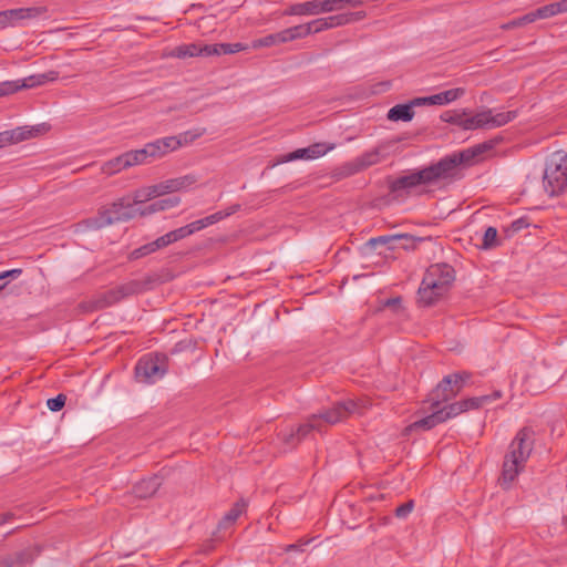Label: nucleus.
<instances>
[{
  "label": "nucleus",
  "instance_id": "8",
  "mask_svg": "<svg viewBox=\"0 0 567 567\" xmlns=\"http://www.w3.org/2000/svg\"><path fill=\"white\" fill-rule=\"evenodd\" d=\"M56 71L33 74L24 79L0 82V97L11 95L20 90L33 89L58 79Z\"/></svg>",
  "mask_w": 567,
  "mask_h": 567
},
{
  "label": "nucleus",
  "instance_id": "60",
  "mask_svg": "<svg viewBox=\"0 0 567 567\" xmlns=\"http://www.w3.org/2000/svg\"><path fill=\"white\" fill-rule=\"evenodd\" d=\"M163 236H164V238H165V240H166L167 246H169L171 244H174V243L178 241V240L176 239V235L174 234V231H173V230H172V231H168L167 234H165V235H163Z\"/></svg>",
  "mask_w": 567,
  "mask_h": 567
},
{
  "label": "nucleus",
  "instance_id": "2",
  "mask_svg": "<svg viewBox=\"0 0 567 567\" xmlns=\"http://www.w3.org/2000/svg\"><path fill=\"white\" fill-rule=\"evenodd\" d=\"M535 443V432L532 427L520 429L508 446L504 456L499 485L508 489L517 476L524 471Z\"/></svg>",
  "mask_w": 567,
  "mask_h": 567
},
{
  "label": "nucleus",
  "instance_id": "39",
  "mask_svg": "<svg viewBox=\"0 0 567 567\" xmlns=\"http://www.w3.org/2000/svg\"><path fill=\"white\" fill-rule=\"evenodd\" d=\"M499 245H501V241L498 240L497 229L492 226L487 227L484 233V236H483V243H482L481 248L488 250V249H493Z\"/></svg>",
  "mask_w": 567,
  "mask_h": 567
},
{
  "label": "nucleus",
  "instance_id": "24",
  "mask_svg": "<svg viewBox=\"0 0 567 567\" xmlns=\"http://www.w3.org/2000/svg\"><path fill=\"white\" fill-rule=\"evenodd\" d=\"M432 410H433V412L430 415H426V416L413 422L405 429V431L406 432H413V431H417V430L427 431V430L433 429L437 424L443 423V419L440 414L439 408L432 409Z\"/></svg>",
  "mask_w": 567,
  "mask_h": 567
},
{
  "label": "nucleus",
  "instance_id": "49",
  "mask_svg": "<svg viewBox=\"0 0 567 567\" xmlns=\"http://www.w3.org/2000/svg\"><path fill=\"white\" fill-rule=\"evenodd\" d=\"M529 226V223L527 218H518L514 220L511 226L507 228V231H509L512 235L515 233L520 231L524 228H527Z\"/></svg>",
  "mask_w": 567,
  "mask_h": 567
},
{
  "label": "nucleus",
  "instance_id": "35",
  "mask_svg": "<svg viewBox=\"0 0 567 567\" xmlns=\"http://www.w3.org/2000/svg\"><path fill=\"white\" fill-rule=\"evenodd\" d=\"M467 115V110L464 109V110H450V111H445L441 114V120L443 122H446V123H450V124H453V125H457L460 126L461 128L464 127V120Z\"/></svg>",
  "mask_w": 567,
  "mask_h": 567
},
{
  "label": "nucleus",
  "instance_id": "6",
  "mask_svg": "<svg viewBox=\"0 0 567 567\" xmlns=\"http://www.w3.org/2000/svg\"><path fill=\"white\" fill-rule=\"evenodd\" d=\"M319 32V23L318 20H313L308 23L295 25L285 30H281L276 33L268 34L264 38L257 39L252 41L251 48H268L274 45H279L289 41H293L297 39H301L307 37L310 33Z\"/></svg>",
  "mask_w": 567,
  "mask_h": 567
},
{
  "label": "nucleus",
  "instance_id": "37",
  "mask_svg": "<svg viewBox=\"0 0 567 567\" xmlns=\"http://www.w3.org/2000/svg\"><path fill=\"white\" fill-rule=\"evenodd\" d=\"M124 163L125 162L123 159V155L121 154L117 157L105 162L102 165L101 169L104 174L111 176V175H114V174L120 173L121 171L125 169L126 166Z\"/></svg>",
  "mask_w": 567,
  "mask_h": 567
},
{
  "label": "nucleus",
  "instance_id": "26",
  "mask_svg": "<svg viewBox=\"0 0 567 567\" xmlns=\"http://www.w3.org/2000/svg\"><path fill=\"white\" fill-rule=\"evenodd\" d=\"M414 100L408 104H396L391 107L388 112V118L393 122L403 121L409 122L414 116L413 106H415Z\"/></svg>",
  "mask_w": 567,
  "mask_h": 567
},
{
  "label": "nucleus",
  "instance_id": "46",
  "mask_svg": "<svg viewBox=\"0 0 567 567\" xmlns=\"http://www.w3.org/2000/svg\"><path fill=\"white\" fill-rule=\"evenodd\" d=\"M66 396L64 394H58L55 398L49 399L47 405L51 411L58 412L64 406Z\"/></svg>",
  "mask_w": 567,
  "mask_h": 567
},
{
  "label": "nucleus",
  "instance_id": "13",
  "mask_svg": "<svg viewBox=\"0 0 567 567\" xmlns=\"http://www.w3.org/2000/svg\"><path fill=\"white\" fill-rule=\"evenodd\" d=\"M316 429L315 422L299 425L297 429L287 427L281 430L277 437L281 442L282 452L295 449L305 439L308 433Z\"/></svg>",
  "mask_w": 567,
  "mask_h": 567
},
{
  "label": "nucleus",
  "instance_id": "38",
  "mask_svg": "<svg viewBox=\"0 0 567 567\" xmlns=\"http://www.w3.org/2000/svg\"><path fill=\"white\" fill-rule=\"evenodd\" d=\"M343 3L351 7H358L363 3V0H321V12H330L341 8Z\"/></svg>",
  "mask_w": 567,
  "mask_h": 567
},
{
  "label": "nucleus",
  "instance_id": "18",
  "mask_svg": "<svg viewBox=\"0 0 567 567\" xmlns=\"http://www.w3.org/2000/svg\"><path fill=\"white\" fill-rule=\"evenodd\" d=\"M564 12H567V0H560L558 2H553L540 8H537L536 10L524 14L523 21H530L532 23L535 22L536 20L548 19L558 13Z\"/></svg>",
  "mask_w": 567,
  "mask_h": 567
},
{
  "label": "nucleus",
  "instance_id": "31",
  "mask_svg": "<svg viewBox=\"0 0 567 567\" xmlns=\"http://www.w3.org/2000/svg\"><path fill=\"white\" fill-rule=\"evenodd\" d=\"M516 117L517 111L494 113V111L489 109V114L487 115L488 128L501 127L514 121Z\"/></svg>",
  "mask_w": 567,
  "mask_h": 567
},
{
  "label": "nucleus",
  "instance_id": "61",
  "mask_svg": "<svg viewBox=\"0 0 567 567\" xmlns=\"http://www.w3.org/2000/svg\"><path fill=\"white\" fill-rule=\"evenodd\" d=\"M12 517L13 514L10 512L0 514V525L8 523L9 520L12 519Z\"/></svg>",
  "mask_w": 567,
  "mask_h": 567
},
{
  "label": "nucleus",
  "instance_id": "41",
  "mask_svg": "<svg viewBox=\"0 0 567 567\" xmlns=\"http://www.w3.org/2000/svg\"><path fill=\"white\" fill-rule=\"evenodd\" d=\"M492 402V396L481 395L463 400L466 411L480 409Z\"/></svg>",
  "mask_w": 567,
  "mask_h": 567
},
{
  "label": "nucleus",
  "instance_id": "45",
  "mask_svg": "<svg viewBox=\"0 0 567 567\" xmlns=\"http://www.w3.org/2000/svg\"><path fill=\"white\" fill-rule=\"evenodd\" d=\"M155 251H157V249L154 246V241H152V243L145 244V245L141 246L140 248L133 250L131 256L134 259H138L141 257L147 256Z\"/></svg>",
  "mask_w": 567,
  "mask_h": 567
},
{
  "label": "nucleus",
  "instance_id": "1",
  "mask_svg": "<svg viewBox=\"0 0 567 567\" xmlns=\"http://www.w3.org/2000/svg\"><path fill=\"white\" fill-rule=\"evenodd\" d=\"M495 143L493 141H487L473 147L449 154L436 163L392 179L389 183V190L391 194L395 195V197H399L403 194H410V190L417 186H432L440 182L460 179L462 177V167L474 164L480 156L491 151Z\"/></svg>",
  "mask_w": 567,
  "mask_h": 567
},
{
  "label": "nucleus",
  "instance_id": "55",
  "mask_svg": "<svg viewBox=\"0 0 567 567\" xmlns=\"http://www.w3.org/2000/svg\"><path fill=\"white\" fill-rule=\"evenodd\" d=\"M173 231L176 235L177 240H181L192 235L188 225L174 229Z\"/></svg>",
  "mask_w": 567,
  "mask_h": 567
},
{
  "label": "nucleus",
  "instance_id": "48",
  "mask_svg": "<svg viewBox=\"0 0 567 567\" xmlns=\"http://www.w3.org/2000/svg\"><path fill=\"white\" fill-rule=\"evenodd\" d=\"M414 507L413 501H408L395 508V516L398 518H405L411 514Z\"/></svg>",
  "mask_w": 567,
  "mask_h": 567
},
{
  "label": "nucleus",
  "instance_id": "63",
  "mask_svg": "<svg viewBox=\"0 0 567 567\" xmlns=\"http://www.w3.org/2000/svg\"><path fill=\"white\" fill-rule=\"evenodd\" d=\"M489 396H492V402L499 399L502 396V393L501 391H494L493 394H491Z\"/></svg>",
  "mask_w": 567,
  "mask_h": 567
},
{
  "label": "nucleus",
  "instance_id": "50",
  "mask_svg": "<svg viewBox=\"0 0 567 567\" xmlns=\"http://www.w3.org/2000/svg\"><path fill=\"white\" fill-rule=\"evenodd\" d=\"M400 235L406 238V239L402 240L401 245H400V248L403 250L414 249L415 243L421 240L420 238H415L409 234H400Z\"/></svg>",
  "mask_w": 567,
  "mask_h": 567
},
{
  "label": "nucleus",
  "instance_id": "54",
  "mask_svg": "<svg viewBox=\"0 0 567 567\" xmlns=\"http://www.w3.org/2000/svg\"><path fill=\"white\" fill-rule=\"evenodd\" d=\"M390 238L393 239L390 244V250L401 249L400 248L401 241L406 239L405 237H403L399 234H392V235H390Z\"/></svg>",
  "mask_w": 567,
  "mask_h": 567
},
{
  "label": "nucleus",
  "instance_id": "64",
  "mask_svg": "<svg viewBox=\"0 0 567 567\" xmlns=\"http://www.w3.org/2000/svg\"><path fill=\"white\" fill-rule=\"evenodd\" d=\"M563 524L567 526V515L563 518Z\"/></svg>",
  "mask_w": 567,
  "mask_h": 567
},
{
  "label": "nucleus",
  "instance_id": "62",
  "mask_svg": "<svg viewBox=\"0 0 567 567\" xmlns=\"http://www.w3.org/2000/svg\"><path fill=\"white\" fill-rule=\"evenodd\" d=\"M323 146H324V144H323V143H321V152H320V155H321V156H323L324 154H327L329 151H331V150L333 148V145H331V146H327V147H324V148H323Z\"/></svg>",
  "mask_w": 567,
  "mask_h": 567
},
{
  "label": "nucleus",
  "instance_id": "3",
  "mask_svg": "<svg viewBox=\"0 0 567 567\" xmlns=\"http://www.w3.org/2000/svg\"><path fill=\"white\" fill-rule=\"evenodd\" d=\"M146 289V284L138 280H131L115 288L99 292L78 305L82 313L95 312L109 308L121 300L141 293Z\"/></svg>",
  "mask_w": 567,
  "mask_h": 567
},
{
  "label": "nucleus",
  "instance_id": "17",
  "mask_svg": "<svg viewBox=\"0 0 567 567\" xmlns=\"http://www.w3.org/2000/svg\"><path fill=\"white\" fill-rule=\"evenodd\" d=\"M465 94V89L455 87L437 94L414 99V104L420 105H444L456 101Z\"/></svg>",
  "mask_w": 567,
  "mask_h": 567
},
{
  "label": "nucleus",
  "instance_id": "9",
  "mask_svg": "<svg viewBox=\"0 0 567 567\" xmlns=\"http://www.w3.org/2000/svg\"><path fill=\"white\" fill-rule=\"evenodd\" d=\"M454 280L455 270L451 265L434 264L426 269L422 282H424L425 286L431 285L432 287H434V289L446 295V292L453 285Z\"/></svg>",
  "mask_w": 567,
  "mask_h": 567
},
{
  "label": "nucleus",
  "instance_id": "43",
  "mask_svg": "<svg viewBox=\"0 0 567 567\" xmlns=\"http://www.w3.org/2000/svg\"><path fill=\"white\" fill-rule=\"evenodd\" d=\"M182 199L177 196L163 198L157 200V209L158 212H164L174 207H177L181 204Z\"/></svg>",
  "mask_w": 567,
  "mask_h": 567
},
{
  "label": "nucleus",
  "instance_id": "33",
  "mask_svg": "<svg viewBox=\"0 0 567 567\" xmlns=\"http://www.w3.org/2000/svg\"><path fill=\"white\" fill-rule=\"evenodd\" d=\"M156 197H161V194H159L158 185L154 184V185L144 186V187H141V188L134 190L131 198L134 202V204L137 205V204H143V203L151 200L153 198H156Z\"/></svg>",
  "mask_w": 567,
  "mask_h": 567
},
{
  "label": "nucleus",
  "instance_id": "36",
  "mask_svg": "<svg viewBox=\"0 0 567 567\" xmlns=\"http://www.w3.org/2000/svg\"><path fill=\"white\" fill-rule=\"evenodd\" d=\"M440 414L443 419V422L457 416L458 414L466 412L465 405L463 404V400L447 404L443 408L439 406Z\"/></svg>",
  "mask_w": 567,
  "mask_h": 567
},
{
  "label": "nucleus",
  "instance_id": "29",
  "mask_svg": "<svg viewBox=\"0 0 567 567\" xmlns=\"http://www.w3.org/2000/svg\"><path fill=\"white\" fill-rule=\"evenodd\" d=\"M360 12L357 13H337L326 18H321V31L338 25L347 24L360 18Z\"/></svg>",
  "mask_w": 567,
  "mask_h": 567
},
{
  "label": "nucleus",
  "instance_id": "10",
  "mask_svg": "<svg viewBox=\"0 0 567 567\" xmlns=\"http://www.w3.org/2000/svg\"><path fill=\"white\" fill-rule=\"evenodd\" d=\"M47 12L44 7L17 8L0 11V29L14 28L25 20L35 19Z\"/></svg>",
  "mask_w": 567,
  "mask_h": 567
},
{
  "label": "nucleus",
  "instance_id": "20",
  "mask_svg": "<svg viewBox=\"0 0 567 567\" xmlns=\"http://www.w3.org/2000/svg\"><path fill=\"white\" fill-rule=\"evenodd\" d=\"M317 157H319V143H315L308 147L298 148L288 154L279 155L272 166L298 159H315Z\"/></svg>",
  "mask_w": 567,
  "mask_h": 567
},
{
  "label": "nucleus",
  "instance_id": "42",
  "mask_svg": "<svg viewBox=\"0 0 567 567\" xmlns=\"http://www.w3.org/2000/svg\"><path fill=\"white\" fill-rule=\"evenodd\" d=\"M393 239L390 238V235L379 236L370 238L365 246L367 248H370L371 250L377 249L379 246H384L390 250V244Z\"/></svg>",
  "mask_w": 567,
  "mask_h": 567
},
{
  "label": "nucleus",
  "instance_id": "53",
  "mask_svg": "<svg viewBox=\"0 0 567 567\" xmlns=\"http://www.w3.org/2000/svg\"><path fill=\"white\" fill-rule=\"evenodd\" d=\"M22 272L21 269H12L0 274V290L4 288L6 284L2 280L9 276L18 277Z\"/></svg>",
  "mask_w": 567,
  "mask_h": 567
},
{
  "label": "nucleus",
  "instance_id": "58",
  "mask_svg": "<svg viewBox=\"0 0 567 567\" xmlns=\"http://www.w3.org/2000/svg\"><path fill=\"white\" fill-rule=\"evenodd\" d=\"M385 306L389 308H393L394 310H398L401 307V298H390L385 301Z\"/></svg>",
  "mask_w": 567,
  "mask_h": 567
},
{
  "label": "nucleus",
  "instance_id": "25",
  "mask_svg": "<svg viewBox=\"0 0 567 567\" xmlns=\"http://www.w3.org/2000/svg\"><path fill=\"white\" fill-rule=\"evenodd\" d=\"M246 508L247 502L244 498L236 502L218 523V529H227L231 527Z\"/></svg>",
  "mask_w": 567,
  "mask_h": 567
},
{
  "label": "nucleus",
  "instance_id": "44",
  "mask_svg": "<svg viewBox=\"0 0 567 567\" xmlns=\"http://www.w3.org/2000/svg\"><path fill=\"white\" fill-rule=\"evenodd\" d=\"M155 251H157V249L154 246V241H152V243L145 244V245L141 246L140 248L133 250L131 256L134 259H138L141 257L147 256Z\"/></svg>",
  "mask_w": 567,
  "mask_h": 567
},
{
  "label": "nucleus",
  "instance_id": "34",
  "mask_svg": "<svg viewBox=\"0 0 567 567\" xmlns=\"http://www.w3.org/2000/svg\"><path fill=\"white\" fill-rule=\"evenodd\" d=\"M247 49L243 43H216L210 44L206 51L212 55L233 54Z\"/></svg>",
  "mask_w": 567,
  "mask_h": 567
},
{
  "label": "nucleus",
  "instance_id": "12",
  "mask_svg": "<svg viewBox=\"0 0 567 567\" xmlns=\"http://www.w3.org/2000/svg\"><path fill=\"white\" fill-rule=\"evenodd\" d=\"M380 152L379 150H372L369 152L363 153L362 155L358 156L357 158L352 159L351 162H348L343 164L340 167V172L338 173V176L340 177H348L352 176L357 173H360L367 168H369L372 165H375L380 162Z\"/></svg>",
  "mask_w": 567,
  "mask_h": 567
},
{
  "label": "nucleus",
  "instance_id": "22",
  "mask_svg": "<svg viewBox=\"0 0 567 567\" xmlns=\"http://www.w3.org/2000/svg\"><path fill=\"white\" fill-rule=\"evenodd\" d=\"M471 375L472 374L466 371L447 374L437 384V391H444L446 390V386H450L452 383H454L455 389L453 390V392L460 393L461 390L464 388L465 383L471 379Z\"/></svg>",
  "mask_w": 567,
  "mask_h": 567
},
{
  "label": "nucleus",
  "instance_id": "56",
  "mask_svg": "<svg viewBox=\"0 0 567 567\" xmlns=\"http://www.w3.org/2000/svg\"><path fill=\"white\" fill-rule=\"evenodd\" d=\"M126 168L135 166L134 151H128L122 154Z\"/></svg>",
  "mask_w": 567,
  "mask_h": 567
},
{
  "label": "nucleus",
  "instance_id": "27",
  "mask_svg": "<svg viewBox=\"0 0 567 567\" xmlns=\"http://www.w3.org/2000/svg\"><path fill=\"white\" fill-rule=\"evenodd\" d=\"M488 114H489V109L483 110L475 114H472V112L467 110V115L464 120L463 130L473 131V130H478V128H488V122H487Z\"/></svg>",
  "mask_w": 567,
  "mask_h": 567
},
{
  "label": "nucleus",
  "instance_id": "52",
  "mask_svg": "<svg viewBox=\"0 0 567 567\" xmlns=\"http://www.w3.org/2000/svg\"><path fill=\"white\" fill-rule=\"evenodd\" d=\"M154 213H158L156 202L152 203L151 205H148L144 208H138L137 216H147V215H152Z\"/></svg>",
  "mask_w": 567,
  "mask_h": 567
},
{
  "label": "nucleus",
  "instance_id": "23",
  "mask_svg": "<svg viewBox=\"0 0 567 567\" xmlns=\"http://www.w3.org/2000/svg\"><path fill=\"white\" fill-rule=\"evenodd\" d=\"M425 286L424 282H421L419 290H417V302L422 307H431L435 305L441 298H443L445 295L432 287L431 285Z\"/></svg>",
  "mask_w": 567,
  "mask_h": 567
},
{
  "label": "nucleus",
  "instance_id": "15",
  "mask_svg": "<svg viewBox=\"0 0 567 567\" xmlns=\"http://www.w3.org/2000/svg\"><path fill=\"white\" fill-rule=\"evenodd\" d=\"M357 404L353 401L336 402L331 408L321 411V423L333 425L344 421L354 412Z\"/></svg>",
  "mask_w": 567,
  "mask_h": 567
},
{
  "label": "nucleus",
  "instance_id": "7",
  "mask_svg": "<svg viewBox=\"0 0 567 567\" xmlns=\"http://www.w3.org/2000/svg\"><path fill=\"white\" fill-rule=\"evenodd\" d=\"M202 133L192 134L189 132H185L179 134L178 136H167L163 138H158L154 142L145 144L146 155L150 156L151 161L155 158H161L168 153L176 151L181 146L193 142L195 138L199 137Z\"/></svg>",
  "mask_w": 567,
  "mask_h": 567
},
{
  "label": "nucleus",
  "instance_id": "4",
  "mask_svg": "<svg viewBox=\"0 0 567 567\" xmlns=\"http://www.w3.org/2000/svg\"><path fill=\"white\" fill-rule=\"evenodd\" d=\"M138 208L130 197H122L109 206L102 207L97 215L86 219L90 229H101L116 223H124L137 216Z\"/></svg>",
  "mask_w": 567,
  "mask_h": 567
},
{
  "label": "nucleus",
  "instance_id": "14",
  "mask_svg": "<svg viewBox=\"0 0 567 567\" xmlns=\"http://www.w3.org/2000/svg\"><path fill=\"white\" fill-rule=\"evenodd\" d=\"M198 176L195 174H187L175 178H169L157 183L161 196L173 194L177 192H186L196 185Z\"/></svg>",
  "mask_w": 567,
  "mask_h": 567
},
{
  "label": "nucleus",
  "instance_id": "30",
  "mask_svg": "<svg viewBox=\"0 0 567 567\" xmlns=\"http://www.w3.org/2000/svg\"><path fill=\"white\" fill-rule=\"evenodd\" d=\"M34 559V550L31 548L24 549L14 555H8L0 558V567H13L14 564H28Z\"/></svg>",
  "mask_w": 567,
  "mask_h": 567
},
{
  "label": "nucleus",
  "instance_id": "32",
  "mask_svg": "<svg viewBox=\"0 0 567 567\" xmlns=\"http://www.w3.org/2000/svg\"><path fill=\"white\" fill-rule=\"evenodd\" d=\"M455 389L454 383L450 386H446L444 391H437V386L431 391L429 394V402L431 403V409H436L441 405L442 402H447L455 398L458 393H454Z\"/></svg>",
  "mask_w": 567,
  "mask_h": 567
},
{
  "label": "nucleus",
  "instance_id": "16",
  "mask_svg": "<svg viewBox=\"0 0 567 567\" xmlns=\"http://www.w3.org/2000/svg\"><path fill=\"white\" fill-rule=\"evenodd\" d=\"M240 208H241V206L239 204H233L229 207H227L226 209L216 212L209 216H206L204 218L192 221L190 224H188L190 234L193 235L208 226H212L214 224H217V223L224 220L225 218L239 212Z\"/></svg>",
  "mask_w": 567,
  "mask_h": 567
},
{
  "label": "nucleus",
  "instance_id": "21",
  "mask_svg": "<svg viewBox=\"0 0 567 567\" xmlns=\"http://www.w3.org/2000/svg\"><path fill=\"white\" fill-rule=\"evenodd\" d=\"M162 485V480L159 476H151L146 480L140 481L135 484L133 492L140 498H147L153 496L159 486Z\"/></svg>",
  "mask_w": 567,
  "mask_h": 567
},
{
  "label": "nucleus",
  "instance_id": "40",
  "mask_svg": "<svg viewBox=\"0 0 567 567\" xmlns=\"http://www.w3.org/2000/svg\"><path fill=\"white\" fill-rule=\"evenodd\" d=\"M319 7L318 2L309 1L305 3H297L290 7L289 13L290 14H309V13H317V8Z\"/></svg>",
  "mask_w": 567,
  "mask_h": 567
},
{
  "label": "nucleus",
  "instance_id": "59",
  "mask_svg": "<svg viewBox=\"0 0 567 567\" xmlns=\"http://www.w3.org/2000/svg\"><path fill=\"white\" fill-rule=\"evenodd\" d=\"M154 246L157 250L159 249H163L165 247H167V244H166V240L164 238V236H161L158 237L157 239L154 240Z\"/></svg>",
  "mask_w": 567,
  "mask_h": 567
},
{
  "label": "nucleus",
  "instance_id": "47",
  "mask_svg": "<svg viewBox=\"0 0 567 567\" xmlns=\"http://www.w3.org/2000/svg\"><path fill=\"white\" fill-rule=\"evenodd\" d=\"M315 538H308V539H305V538H301L299 539L297 543L295 544H290V545H287L285 546L284 550L286 553H299V551H303V547L309 545L311 542H313Z\"/></svg>",
  "mask_w": 567,
  "mask_h": 567
},
{
  "label": "nucleus",
  "instance_id": "19",
  "mask_svg": "<svg viewBox=\"0 0 567 567\" xmlns=\"http://www.w3.org/2000/svg\"><path fill=\"white\" fill-rule=\"evenodd\" d=\"M210 44H200V43H189V44H183L174 48L168 53H165V56L169 58H178V59H186V58H194V56H209L212 53H208L206 49L209 48Z\"/></svg>",
  "mask_w": 567,
  "mask_h": 567
},
{
  "label": "nucleus",
  "instance_id": "11",
  "mask_svg": "<svg viewBox=\"0 0 567 567\" xmlns=\"http://www.w3.org/2000/svg\"><path fill=\"white\" fill-rule=\"evenodd\" d=\"M166 373L164 359L143 358L138 361L135 368L136 379L144 383H154L162 379Z\"/></svg>",
  "mask_w": 567,
  "mask_h": 567
},
{
  "label": "nucleus",
  "instance_id": "51",
  "mask_svg": "<svg viewBox=\"0 0 567 567\" xmlns=\"http://www.w3.org/2000/svg\"><path fill=\"white\" fill-rule=\"evenodd\" d=\"M134 157H135V165H142V164L151 162L150 156L146 155L145 147H143L141 150H134Z\"/></svg>",
  "mask_w": 567,
  "mask_h": 567
},
{
  "label": "nucleus",
  "instance_id": "57",
  "mask_svg": "<svg viewBox=\"0 0 567 567\" xmlns=\"http://www.w3.org/2000/svg\"><path fill=\"white\" fill-rule=\"evenodd\" d=\"M523 19H524V16L519 17L517 19H514L511 22H508L507 24H505L504 28L509 29V28L522 27V25L530 23V21H525V20L523 21Z\"/></svg>",
  "mask_w": 567,
  "mask_h": 567
},
{
  "label": "nucleus",
  "instance_id": "28",
  "mask_svg": "<svg viewBox=\"0 0 567 567\" xmlns=\"http://www.w3.org/2000/svg\"><path fill=\"white\" fill-rule=\"evenodd\" d=\"M32 136L31 131H27L23 127H17L10 131L0 133V147H4L9 144H16L25 141Z\"/></svg>",
  "mask_w": 567,
  "mask_h": 567
},
{
  "label": "nucleus",
  "instance_id": "5",
  "mask_svg": "<svg viewBox=\"0 0 567 567\" xmlns=\"http://www.w3.org/2000/svg\"><path fill=\"white\" fill-rule=\"evenodd\" d=\"M545 192L550 196L561 194L567 187V153L557 151L546 162L543 176Z\"/></svg>",
  "mask_w": 567,
  "mask_h": 567
}]
</instances>
